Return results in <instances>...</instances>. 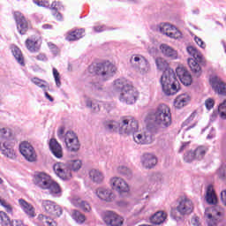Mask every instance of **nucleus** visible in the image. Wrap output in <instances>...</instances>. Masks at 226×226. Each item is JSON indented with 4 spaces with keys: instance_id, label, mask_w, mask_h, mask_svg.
Segmentation results:
<instances>
[{
    "instance_id": "1",
    "label": "nucleus",
    "mask_w": 226,
    "mask_h": 226,
    "mask_svg": "<svg viewBox=\"0 0 226 226\" xmlns=\"http://www.w3.org/2000/svg\"><path fill=\"white\" fill-rule=\"evenodd\" d=\"M108 130L117 132L119 135H133V140L136 144H151V136L144 132H140V125L137 118L129 116L124 117L120 122L110 121L107 124Z\"/></svg>"
},
{
    "instance_id": "2",
    "label": "nucleus",
    "mask_w": 226,
    "mask_h": 226,
    "mask_svg": "<svg viewBox=\"0 0 226 226\" xmlns=\"http://www.w3.org/2000/svg\"><path fill=\"white\" fill-rule=\"evenodd\" d=\"M15 134L13 131L8 127L0 125V151L2 154L9 160L17 158L15 152Z\"/></svg>"
},
{
    "instance_id": "3",
    "label": "nucleus",
    "mask_w": 226,
    "mask_h": 226,
    "mask_svg": "<svg viewBox=\"0 0 226 226\" xmlns=\"http://www.w3.org/2000/svg\"><path fill=\"white\" fill-rule=\"evenodd\" d=\"M160 84L162 93L166 96H174V94H177V91H179V80L176 79V74L172 69H168L163 72L160 79Z\"/></svg>"
},
{
    "instance_id": "4",
    "label": "nucleus",
    "mask_w": 226,
    "mask_h": 226,
    "mask_svg": "<svg viewBox=\"0 0 226 226\" xmlns=\"http://www.w3.org/2000/svg\"><path fill=\"white\" fill-rule=\"evenodd\" d=\"M223 216H225V210L216 205L205 208L203 218L207 226H225Z\"/></svg>"
},
{
    "instance_id": "5",
    "label": "nucleus",
    "mask_w": 226,
    "mask_h": 226,
    "mask_svg": "<svg viewBox=\"0 0 226 226\" xmlns=\"http://www.w3.org/2000/svg\"><path fill=\"white\" fill-rule=\"evenodd\" d=\"M155 123L162 128H169L172 124V114L167 104H160L154 113Z\"/></svg>"
},
{
    "instance_id": "6",
    "label": "nucleus",
    "mask_w": 226,
    "mask_h": 226,
    "mask_svg": "<svg viewBox=\"0 0 226 226\" xmlns=\"http://www.w3.org/2000/svg\"><path fill=\"white\" fill-rule=\"evenodd\" d=\"M111 190L118 193V195H124V193H130L132 187L130 184L123 177L114 176L109 178V183Z\"/></svg>"
},
{
    "instance_id": "7",
    "label": "nucleus",
    "mask_w": 226,
    "mask_h": 226,
    "mask_svg": "<svg viewBox=\"0 0 226 226\" xmlns=\"http://www.w3.org/2000/svg\"><path fill=\"white\" fill-rule=\"evenodd\" d=\"M131 63L137 68L139 75H147V73H151V64L144 56L133 55L131 57Z\"/></svg>"
},
{
    "instance_id": "8",
    "label": "nucleus",
    "mask_w": 226,
    "mask_h": 226,
    "mask_svg": "<svg viewBox=\"0 0 226 226\" xmlns=\"http://www.w3.org/2000/svg\"><path fill=\"white\" fill-rule=\"evenodd\" d=\"M139 100V91L132 85H125L119 95V101L127 105H133Z\"/></svg>"
},
{
    "instance_id": "9",
    "label": "nucleus",
    "mask_w": 226,
    "mask_h": 226,
    "mask_svg": "<svg viewBox=\"0 0 226 226\" xmlns=\"http://www.w3.org/2000/svg\"><path fill=\"white\" fill-rule=\"evenodd\" d=\"M117 72V67L116 64H112L110 61H106L102 63L98 67L96 73L101 80H109L110 77H113L114 73Z\"/></svg>"
},
{
    "instance_id": "10",
    "label": "nucleus",
    "mask_w": 226,
    "mask_h": 226,
    "mask_svg": "<svg viewBox=\"0 0 226 226\" xmlns=\"http://www.w3.org/2000/svg\"><path fill=\"white\" fill-rule=\"evenodd\" d=\"M159 31L164 36L172 40H183V32L176 26L170 23H162L159 25Z\"/></svg>"
},
{
    "instance_id": "11",
    "label": "nucleus",
    "mask_w": 226,
    "mask_h": 226,
    "mask_svg": "<svg viewBox=\"0 0 226 226\" xmlns=\"http://www.w3.org/2000/svg\"><path fill=\"white\" fill-rule=\"evenodd\" d=\"M19 153L22 154L25 160L30 163L38 162V154H36L34 147H33L28 141H22L19 144Z\"/></svg>"
},
{
    "instance_id": "12",
    "label": "nucleus",
    "mask_w": 226,
    "mask_h": 226,
    "mask_svg": "<svg viewBox=\"0 0 226 226\" xmlns=\"http://www.w3.org/2000/svg\"><path fill=\"white\" fill-rule=\"evenodd\" d=\"M53 170L56 177H59L62 181H71L73 178V173H72L66 162H56L53 165Z\"/></svg>"
},
{
    "instance_id": "13",
    "label": "nucleus",
    "mask_w": 226,
    "mask_h": 226,
    "mask_svg": "<svg viewBox=\"0 0 226 226\" xmlns=\"http://www.w3.org/2000/svg\"><path fill=\"white\" fill-rule=\"evenodd\" d=\"M193 201L186 196H182L177 200V211L181 216H186V215H192L193 213Z\"/></svg>"
},
{
    "instance_id": "14",
    "label": "nucleus",
    "mask_w": 226,
    "mask_h": 226,
    "mask_svg": "<svg viewBox=\"0 0 226 226\" xmlns=\"http://www.w3.org/2000/svg\"><path fill=\"white\" fill-rule=\"evenodd\" d=\"M102 220L108 226H123L124 218L114 211H106L102 214Z\"/></svg>"
},
{
    "instance_id": "15",
    "label": "nucleus",
    "mask_w": 226,
    "mask_h": 226,
    "mask_svg": "<svg viewBox=\"0 0 226 226\" xmlns=\"http://www.w3.org/2000/svg\"><path fill=\"white\" fill-rule=\"evenodd\" d=\"M51 180L52 177L46 172H36L33 177L34 185L41 190H47Z\"/></svg>"
},
{
    "instance_id": "16",
    "label": "nucleus",
    "mask_w": 226,
    "mask_h": 226,
    "mask_svg": "<svg viewBox=\"0 0 226 226\" xmlns=\"http://www.w3.org/2000/svg\"><path fill=\"white\" fill-rule=\"evenodd\" d=\"M41 206L46 213L48 215H50L51 216H54L55 218H59L61 215H63V208L61 206L57 205V203L45 200H42Z\"/></svg>"
},
{
    "instance_id": "17",
    "label": "nucleus",
    "mask_w": 226,
    "mask_h": 226,
    "mask_svg": "<svg viewBox=\"0 0 226 226\" xmlns=\"http://www.w3.org/2000/svg\"><path fill=\"white\" fill-rule=\"evenodd\" d=\"M64 142L67 149L73 153L80 149V142H79V137L73 132H67L64 136Z\"/></svg>"
},
{
    "instance_id": "18",
    "label": "nucleus",
    "mask_w": 226,
    "mask_h": 226,
    "mask_svg": "<svg viewBox=\"0 0 226 226\" xmlns=\"http://www.w3.org/2000/svg\"><path fill=\"white\" fill-rule=\"evenodd\" d=\"M192 94L185 92L178 94L174 102L173 105L174 108L177 109V110H181V109H185V107H188L190 103H192Z\"/></svg>"
},
{
    "instance_id": "19",
    "label": "nucleus",
    "mask_w": 226,
    "mask_h": 226,
    "mask_svg": "<svg viewBox=\"0 0 226 226\" xmlns=\"http://www.w3.org/2000/svg\"><path fill=\"white\" fill-rule=\"evenodd\" d=\"M210 86L215 93L221 96H226V84L222 80V79L217 76H213L210 79Z\"/></svg>"
},
{
    "instance_id": "20",
    "label": "nucleus",
    "mask_w": 226,
    "mask_h": 226,
    "mask_svg": "<svg viewBox=\"0 0 226 226\" xmlns=\"http://www.w3.org/2000/svg\"><path fill=\"white\" fill-rule=\"evenodd\" d=\"M176 72L184 86H192L193 78H192V73H190L186 68L179 66L176 69Z\"/></svg>"
},
{
    "instance_id": "21",
    "label": "nucleus",
    "mask_w": 226,
    "mask_h": 226,
    "mask_svg": "<svg viewBox=\"0 0 226 226\" xmlns=\"http://www.w3.org/2000/svg\"><path fill=\"white\" fill-rule=\"evenodd\" d=\"M159 50L164 57L168 59L176 60L179 59V53L174 48L167 43H162L159 46Z\"/></svg>"
},
{
    "instance_id": "22",
    "label": "nucleus",
    "mask_w": 226,
    "mask_h": 226,
    "mask_svg": "<svg viewBox=\"0 0 226 226\" xmlns=\"http://www.w3.org/2000/svg\"><path fill=\"white\" fill-rule=\"evenodd\" d=\"M94 194L102 202H112L114 200V193L107 187H98L94 191Z\"/></svg>"
},
{
    "instance_id": "23",
    "label": "nucleus",
    "mask_w": 226,
    "mask_h": 226,
    "mask_svg": "<svg viewBox=\"0 0 226 226\" xmlns=\"http://www.w3.org/2000/svg\"><path fill=\"white\" fill-rule=\"evenodd\" d=\"M18 204L20 207V209L28 216V218H35L36 217V208H34V206L33 204L27 202L24 199H19Z\"/></svg>"
},
{
    "instance_id": "24",
    "label": "nucleus",
    "mask_w": 226,
    "mask_h": 226,
    "mask_svg": "<svg viewBox=\"0 0 226 226\" xmlns=\"http://www.w3.org/2000/svg\"><path fill=\"white\" fill-rule=\"evenodd\" d=\"M14 19L17 22V29L19 34H26V33H27V29H29V26L27 25V21L26 20L22 13L15 11Z\"/></svg>"
},
{
    "instance_id": "25",
    "label": "nucleus",
    "mask_w": 226,
    "mask_h": 226,
    "mask_svg": "<svg viewBox=\"0 0 226 226\" xmlns=\"http://www.w3.org/2000/svg\"><path fill=\"white\" fill-rule=\"evenodd\" d=\"M140 163L143 169H153L158 163V159L154 154H145L140 158Z\"/></svg>"
},
{
    "instance_id": "26",
    "label": "nucleus",
    "mask_w": 226,
    "mask_h": 226,
    "mask_svg": "<svg viewBox=\"0 0 226 226\" xmlns=\"http://www.w3.org/2000/svg\"><path fill=\"white\" fill-rule=\"evenodd\" d=\"M88 177L92 183L102 185L105 181V173L100 170L92 169L88 171Z\"/></svg>"
},
{
    "instance_id": "27",
    "label": "nucleus",
    "mask_w": 226,
    "mask_h": 226,
    "mask_svg": "<svg viewBox=\"0 0 226 226\" xmlns=\"http://www.w3.org/2000/svg\"><path fill=\"white\" fill-rule=\"evenodd\" d=\"M205 200L210 206H216L218 204V196H216L215 187L211 185L206 188Z\"/></svg>"
},
{
    "instance_id": "28",
    "label": "nucleus",
    "mask_w": 226,
    "mask_h": 226,
    "mask_svg": "<svg viewBox=\"0 0 226 226\" xmlns=\"http://www.w3.org/2000/svg\"><path fill=\"white\" fill-rule=\"evenodd\" d=\"M49 149L55 158H63V147L57 142V139H51L49 140Z\"/></svg>"
},
{
    "instance_id": "29",
    "label": "nucleus",
    "mask_w": 226,
    "mask_h": 226,
    "mask_svg": "<svg viewBox=\"0 0 226 226\" xmlns=\"http://www.w3.org/2000/svg\"><path fill=\"white\" fill-rule=\"evenodd\" d=\"M165 220H167V213L162 210L155 212L149 217L152 225H162V223H165Z\"/></svg>"
},
{
    "instance_id": "30",
    "label": "nucleus",
    "mask_w": 226,
    "mask_h": 226,
    "mask_svg": "<svg viewBox=\"0 0 226 226\" xmlns=\"http://www.w3.org/2000/svg\"><path fill=\"white\" fill-rule=\"evenodd\" d=\"M46 190L49 191L52 197H61V195H63V189L61 188V185L53 179H51L49 184H48V188H46Z\"/></svg>"
},
{
    "instance_id": "31",
    "label": "nucleus",
    "mask_w": 226,
    "mask_h": 226,
    "mask_svg": "<svg viewBox=\"0 0 226 226\" xmlns=\"http://www.w3.org/2000/svg\"><path fill=\"white\" fill-rule=\"evenodd\" d=\"M197 113L193 112L190 115V117L182 124V129L184 132H188V130H192V128H195L197 126Z\"/></svg>"
},
{
    "instance_id": "32",
    "label": "nucleus",
    "mask_w": 226,
    "mask_h": 226,
    "mask_svg": "<svg viewBox=\"0 0 226 226\" xmlns=\"http://www.w3.org/2000/svg\"><path fill=\"white\" fill-rule=\"evenodd\" d=\"M65 163L71 172H79L84 165V162L79 158L71 159Z\"/></svg>"
},
{
    "instance_id": "33",
    "label": "nucleus",
    "mask_w": 226,
    "mask_h": 226,
    "mask_svg": "<svg viewBox=\"0 0 226 226\" xmlns=\"http://www.w3.org/2000/svg\"><path fill=\"white\" fill-rule=\"evenodd\" d=\"M187 50V54H189V56H191L192 59H195L196 61H198V63H203L204 62V56H202V53H200V51H199V49H197V48L193 47V46H188L186 48Z\"/></svg>"
},
{
    "instance_id": "34",
    "label": "nucleus",
    "mask_w": 226,
    "mask_h": 226,
    "mask_svg": "<svg viewBox=\"0 0 226 226\" xmlns=\"http://www.w3.org/2000/svg\"><path fill=\"white\" fill-rule=\"evenodd\" d=\"M84 102L86 104V107L87 109H90L91 112H93L94 114H98V112H100V102L93 101L89 97H85Z\"/></svg>"
},
{
    "instance_id": "35",
    "label": "nucleus",
    "mask_w": 226,
    "mask_h": 226,
    "mask_svg": "<svg viewBox=\"0 0 226 226\" xmlns=\"http://www.w3.org/2000/svg\"><path fill=\"white\" fill-rule=\"evenodd\" d=\"M71 217L79 225H82L83 223H86V221L87 220V218L86 217V215H84L82 212L77 209H73L71 211Z\"/></svg>"
},
{
    "instance_id": "36",
    "label": "nucleus",
    "mask_w": 226,
    "mask_h": 226,
    "mask_svg": "<svg viewBox=\"0 0 226 226\" xmlns=\"http://www.w3.org/2000/svg\"><path fill=\"white\" fill-rule=\"evenodd\" d=\"M11 50L12 56H14L16 61L20 64V66H26V63L24 62V55H22V51L19 47L12 45L11 46Z\"/></svg>"
},
{
    "instance_id": "37",
    "label": "nucleus",
    "mask_w": 226,
    "mask_h": 226,
    "mask_svg": "<svg viewBox=\"0 0 226 226\" xmlns=\"http://www.w3.org/2000/svg\"><path fill=\"white\" fill-rule=\"evenodd\" d=\"M26 46L30 52H38L40 50V47H41V43L36 39H27L26 41Z\"/></svg>"
},
{
    "instance_id": "38",
    "label": "nucleus",
    "mask_w": 226,
    "mask_h": 226,
    "mask_svg": "<svg viewBox=\"0 0 226 226\" xmlns=\"http://www.w3.org/2000/svg\"><path fill=\"white\" fill-rule=\"evenodd\" d=\"M187 62L192 73H196L197 75H200V73H202V68L199 64V61L195 58H188Z\"/></svg>"
},
{
    "instance_id": "39",
    "label": "nucleus",
    "mask_w": 226,
    "mask_h": 226,
    "mask_svg": "<svg viewBox=\"0 0 226 226\" xmlns=\"http://www.w3.org/2000/svg\"><path fill=\"white\" fill-rule=\"evenodd\" d=\"M130 84L126 83V80L118 79L115 80L111 86V89L113 93H117L118 91H123L125 86H129Z\"/></svg>"
},
{
    "instance_id": "40",
    "label": "nucleus",
    "mask_w": 226,
    "mask_h": 226,
    "mask_svg": "<svg viewBox=\"0 0 226 226\" xmlns=\"http://www.w3.org/2000/svg\"><path fill=\"white\" fill-rule=\"evenodd\" d=\"M37 220H38L39 225H41V226H57V224H56V222H54V220L41 214L38 215Z\"/></svg>"
},
{
    "instance_id": "41",
    "label": "nucleus",
    "mask_w": 226,
    "mask_h": 226,
    "mask_svg": "<svg viewBox=\"0 0 226 226\" xmlns=\"http://www.w3.org/2000/svg\"><path fill=\"white\" fill-rule=\"evenodd\" d=\"M155 65L157 70H160L161 72H166V70H171L169 68V62L165 60V58L162 56H158L155 58Z\"/></svg>"
},
{
    "instance_id": "42",
    "label": "nucleus",
    "mask_w": 226,
    "mask_h": 226,
    "mask_svg": "<svg viewBox=\"0 0 226 226\" xmlns=\"http://www.w3.org/2000/svg\"><path fill=\"white\" fill-rule=\"evenodd\" d=\"M0 225L1 226H13V220L10 219V216L6 212L0 210Z\"/></svg>"
},
{
    "instance_id": "43",
    "label": "nucleus",
    "mask_w": 226,
    "mask_h": 226,
    "mask_svg": "<svg viewBox=\"0 0 226 226\" xmlns=\"http://www.w3.org/2000/svg\"><path fill=\"white\" fill-rule=\"evenodd\" d=\"M63 5L59 2H53L51 4L52 13L56 20H63V16L59 12H56L59 10H63Z\"/></svg>"
},
{
    "instance_id": "44",
    "label": "nucleus",
    "mask_w": 226,
    "mask_h": 226,
    "mask_svg": "<svg viewBox=\"0 0 226 226\" xmlns=\"http://www.w3.org/2000/svg\"><path fill=\"white\" fill-rule=\"evenodd\" d=\"M217 114L220 119L226 120V99L218 105Z\"/></svg>"
},
{
    "instance_id": "45",
    "label": "nucleus",
    "mask_w": 226,
    "mask_h": 226,
    "mask_svg": "<svg viewBox=\"0 0 226 226\" xmlns=\"http://www.w3.org/2000/svg\"><path fill=\"white\" fill-rule=\"evenodd\" d=\"M209 150V148L207 147H199L196 148V150L194 151V154L196 156L197 160H202V158H204V156H206V153H207V151Z\"/></svg>"
},
{
    "instance_id": "46",
    "label": "nucleus",
    "mask_w": 226,
    "mask_h": 226,
    "mask_svg": "<svg viewBox=\"0 0 226 226\" xmlns=\"http://www.w3.org/2000/svg\"><path fill=\"white\" fill-rule=\"evenodd\" d=\"M215 176H217V177L221 179V181H226V164L225 163L222 164L216 170Z\"/></svg>"
},
{
    "instance_id": "47",
    "label": "nucleus",
    "mask_w": 226,
    "mask_h": 226,
    "mask_svg": "<svg viewBox=\"0 0 226 226\" xmlns=\"http://www.w3.org/2000/svg\"><path fill=\"white\" fill-rule=\"evenodd\" d=\"M0 206L4 207V211L8 213V215H13V207L8 203L4 199L0 198Z\"/></svg>"
},
{
    "instance_id": "48",
    "label": "nucleus",
    "mask_w": 226,
    "mask_h": 226,
    "mask_svg": "<svg viewBox=\"0 0 226 226\" xmlns=\"http://www.w3.org/2000/svg\"><path fill=\"white\" fill-rule=\"evenodd\" d=\"M31 82H33V84H34L35 86H38V87H41V89H43V91L47 89L48 85L43 79H41L39 78H33L31 79Z\"/></svg>"
},
{
    "instance_id": "49",
    "label": "nucleus",
    "mask_w": 226,
    "mask_h": 226,
    "mask_svg": "<svg viewBox=\"0 0 226 226\" xmlns=\"http://www.w3.org/2000/svg\"><path fill=\"white\" fill-rule=\"evenodd\" d=\"M117 170L121 176H132V170L124 165L118 166Z\"/></svg>"
},
{
    "instance_id": "50",
    "label": "nucleus",
    "mask_w": 226,
    "mask_h": 226,
    "mask_svg": "<svg viewBox=\"0 0 226 226\" xmlns=\"http://www.w3.org/2000/svg\"><path fill=\"white\" fill-rule=\"evenodd\" d=\"M195 158H197V157L195 156V152H193V151L187 152L184 155V160H185V162H186V163H190V162H193L195 160Z\"/></svg>"
},
{
    "instance_id": "51",
    "label": "nucleus",
    "mask_w": 226,
    "mask_h": 226,
    "mask_svg": "<svg viewBox=\"0 0 226 226\" xmlns=\"http://www.w3.org/2000/svg\"><path fill=\"white\" fill-rule=\"evenodd\" d=\"M146 49L150 54H156L158 52V48L156 47V43L154 42L147 43Z\"/></svg>"
},
{
    "instance_id": "52",
    "label": "nucleus",
    "mask_w": 226,
    "mask_h": 226,
    "mask_svg": "<svg viewBox=\"0 0 226 226\" xmlns=\"http://www.w3.org/2000/svg\"><path fill=\"white\" fill-rule=\"evenodd\" d=\"M82 202H84V200H82L79 196H74L71 199V204H72L74 207H80Z\"/></svg>"
},
{
    "instance_id": "53",
    "label": "nucleus",
    "mask_w": 226,
    "mask_h": 226,
    "mask_svg": "<svg viewBox=\"0 0 226 226\" xmlns=\"http://www.w3.org/2000/svg\"><path fill=\"white\" fill-rule=\"evenodd\" d=\"M53 77L55 79V82L57 87H61V76L59 75V72L57 69L53 68Z\"/></svg>"
},
{
    "instance_id": "54",
    "label": "nucleus",
    "mask_w": 226,
    "mask_h": 226,
    "mask_svg": "<svg viewBox=\"0 0 226 226\" xmlns=\"http://www.w3.org/2000/svg\"><path fill=\"white\" fill-rule=\"evenodd\" d=\"M194 41L198 45V47H200V49H202L203 50L206 49V42H204V41L200 37L195 35Z\"/></svg>"
},
{
    "instance_id": "55",
    "label": "nucleus",
    "mask_w": 226,
    "mask_h": 226,
    "mask_svg": "<svg viewBox=\"0 0 226 226\" xmlns=\"http://www.w3.org/2000/svg\"><path fill=\"white\" fill-rule=\"evenodd\" d=\"M205 107H206L207 110H211L212 109H214V107H215V99L207 98L205 101Z\"/></svg>"
},
{
    "instance_id": "56",
    "label": "nucleus",
    "mask_w": 226,
    "mask_h": 226,
    "mask_svg": "<svg viewBox=\"0 0 226 226\" xmlns=\"http://www.w3.org/2000/svg\"><path fill=\"white\" fill-rule=\"evenodd\" d=\"M79 208L82 209V211L85 213H91V205H89V203L87 201H82Z\"/></svg>"
},
{
    "instance_id": "57",
    "label": "nucleus",
    "mask_w": 226,
    "mask_h": 226,
    "mask_svg": "<svg viewBox=\"0 0 226 226\" xmlns=\"http://www.w3.org/2000/svg\"><path fill=\"white\" fill-rule=\"evenodd\" d=\"M214 139H216V131L212 127L207 135V140H213Z\"/></svg>"
},
{
    "instance_id": "58",
    "label": "nucleus",
    "mask_w": 226,
    "mask_h": 226,
    "mask_svg": "<svg viewBox=\"0 0 226 226\" xmlns=\"http://www.w3.org/2000/svg\"><path fill=\"white\" fill-rule=\"evenodd\" d=\"M66 40L68 41H75V40L79 39L77 38V35H75V32H70L69 34H67Z\"/></svg>"
},
{
    "instance_id": "59",
    "label": "nucleus",
    "mask_w": 226,
    "mask_h": 226,
    "mask_svg": "<svg viewBox=\"0 0 226 226\" xmlns=\"http://www.w3.org/2000/svg\"><path fill=\"white\" fill-rule=\"evenodd\" d=\"M34 3L37 6H49V1L47 0H34Z\"/></svg>"
},
{
    "instance_id": "60",
    "label": "nucleus",
    "mask_w": 226,
    "mask_h": 226,
    "mask_svg": "<svg viewBox=\"0 0 226 226\" xmlns=\"http://www.w3.org/2000/svg\"><path fill=\"white\" fill-rule=\"evenodd\" d=\"M48 46L49 47L51 52H53V54H57V52H59V49H57V46H56V44L52 43V42H48Z\"/></svg>"
},
{
    "instance_id": "61",
    "label": "nucleus",
    "mask_w": 226,
    "mask_h": 226,
    "mask_svg": "<svg viewBox=\"0 0 226 226\" xmlns=\"http://www.w3.org/2000/svg\"><path fill=\"white\" fill-rule=\"evenodd\" d=\"M191 225L200 226V218L194 216L191 219Z\"/></svg>"
},
{
    "instance_id": "62",
    "label": "nucleus",
    "mask_w": 226,
    "mask_h": 226,
    "mask_svg": "<svg viewBox=\"0 0 226 226\" xmlns=\"http://www.w3.org/2000/svg\"><path fill=\"white\" fill-rule=\"evenodd\" d=\"M221 197V202L226 207V190H222L220 193Z\"/></svg>"
},
{
    "instance_id": "63",
    "label": "nucleus",
    "mask_w": 226,
    "mask_h": 226,
    "mask_svg": "<svg viewBox=\"0 0 226 226\" xmlns=\"http://www.w3.org/2000/svg\"><path fill=\"white\" fill-rule=\"evenodd\" d=\"M76 38L78 40H80V38H82V36H84V29H79V30H76L74 31Z\"/></svg>"
},
{
    "instance_id": "64",
    "label": "nucleus",
    "mask_w": 226,
    "mask_h": 226,
    "mask_svg": "<svg viewBox=\"0 0 226 226\" xmlns=\"http://www.w3.org/2000/svg\"><path fill=\"white\" fill-rule=\"evenodd\" d=\"M94 33H102V31H105V26H94Z\"/></svg>"
}]
</instances>
